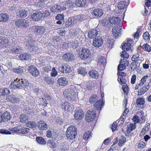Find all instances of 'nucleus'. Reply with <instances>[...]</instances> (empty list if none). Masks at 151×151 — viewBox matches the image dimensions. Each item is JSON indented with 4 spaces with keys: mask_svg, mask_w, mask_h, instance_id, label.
I'll return each instance as SVG.
<instances>
[{
    "mask_svg": "<svg viewBox=\"0 0 151 151\" xmlns=\"http://www.w3.org/2000/svg\"><path fill=\"white\" fill-rule=\"evenodd\" d=\"M9 93L10 91L8 89H0V96L7 95Z\"/></svg>",
    "mask_w": 151,
    "mask_h": 151,
    "instance_id": "ea45409f",
    "label": "nucleus"
},
{
    "mask_svg": "<svg viewBox=\"0 0 151 151\" xmlns=\"http://www.w3.org/2000/svg\"><path fill=\"white\" fill-rule=\"evenodd\" d=\"M39 129L41 130H46L47 129V125L46 123L43 121H40L37 124Z\"/></svg>",
    "mask_w": 151,
    "mask_h": 151,
    "instance_id": "4be33fe9",
    "label": "nucleus"
},
{
    "mask_svg": "<svg viewBox=\"0 0 151 151\" xmlns=\"http://www.w3.org/2000/svg\"><path fill=\"white\" fill-rule=\"evenodd\" d=\"M61 107L65 111H70L72 109V105L65 100L62 99L60 105Z\"/></svg>",
    "mask_w": 151,
    "mask_h": 151,
    "instance_id": "0eeeda50",
    "label": "nucleus"
},
{
    "mask_svg": "<svg viewBox=\"0 0 151 151\" xmlns=\"http://www.w3.org/2000/svg\"><path fill=\"white\" fill-rule=\"evenodd\" d=\"M19 58L21 60H27L31 58V56L28 54L24 53L21 54Z\"/></svg>",
    "mask_w": 151,
    "mask_h": 151,
    "instance_id": "473e14b6",
    "label": "nucleus"
},
{
    "mask_svg": "<svg viewBox=\"0 0 151 151\" xmlns=\"http://www.w3.org/2000/svg\"><path fill=\"white\" fill-rule=\"evenodd\" d=\"M84 115V113L82 109L79 108L77 109L75 111V118L77 120L81 119L83 117Z\"/></svg>",
    "mask_w": 151,
    "mask_h": 151,
    "instance_id": "dca6fc26",
    "label": "nucleus"
},
{
    "mask_svg": "<svg viewBox=\"0 0 151 151\" xmlns=\"http://www.w3.org/2000/svg\"><path fill=\"white\" fill-rule=\"evenodd\" d=\"M142 49L145 51L150 52L151 51L150 46L147 43L144 44L142 46Z\"/></svg>",
    "mask_w": 151,
    "mask_h": 151,
    "instance_id": "a18cd8bd",
    "label": "nucleus"
},
{
    "mask_svg": "<svg viewBox=\"0 0 151 151\" xmlns=\"http://www.w3.org/2000/svg\"><path fill=\"white\" fill-rule=\"evenodd\" d=\"M38 103L39 104L42 105H46L47 104L46 99L44 98H40L39 100Z\"/></svg>",
    "mask_w": 151,
    "mask_h": 151,
    "instance_id": "bf43d9fd",
    "label": "nucleus"
},
{
    "mask_svg": "<svg viewBox=\"0 0 151 151\" xmlns=\"http://www.w3.org/2000/svg\"><path fill=\"white\" fill-rule=\"evenodd\" d=\"M59 71L63 73H69L71 70L70 66L68 65H61L58 68Z\"/></svg>",
    "mask_w": 151,
    "mask_h": 151,
    "instance_id": "ddd939ff",
    "label": "nucleus"
},
{
    "mask_svg": "<svg viewBox=\"0 0 151 151\" xmlns=\"http://www.w3.org/2000/svg\"><path fill=\"white\" fill-rule=\"evenodd\" d=\"M36 63L40 66H43L45 65V60L41 59L37 60Z\"/></svg>",
    "mask_w": 151,
    "mask_h": 151,
    "instance_id": "0e129e2a",
    "label": "nucleus"
},
{
    "mask_svg": "<svg viewBox=\"0 0 151 151\" xmlns=\"http://www.w3.org/2000/svg\"><path fill=\"white\" fill-rule=\"evenodd\" d=\"M131 47V44L129 43L126 42L123 45H122V50L128 51L129 50Z\"/></svg>",
    "mask_w": 151,
    "mask_h": 151,
    "instance_id": "a19ab883",
    "label": "nucleus"
},
{
    "mask_svg": "<svg viewBox=\"0 0 151 151\" xmlns=\"http://www.w3.org/2000/svg\"><path fill=\"white\" fill-rule=\"evenodd\" d=\"M74 24L73 23V21L71 18H69L66 21L64 25L66 27H68L71 25H73Z\"/></svg>",
    "mask_w": 151,
    "mask_h": 151,
    "instance_id": "864d4df0",
    "label": "nucleus"
},
{
    "mask_svg": "<svg viewBox=\"0 0 151 151\" xmlns=\"http://www.w3.org/2000/svg\"><path fill=\"white\" fill-rule=\"evenodd\" d=\"M98 99V97L95 94H93L90 98L89 101L90 103H93Z\"/></svg>",
    "mask_w": 151,
    "mask_h": 151,
    "instance_id": "13d9d810",
    "label": "nucleus"
},
{
    "mask_svg": "<svg viewBox=\"0 0 151 151\" xmlns=\"http://www.w3.org/2000/svg\"><path fill=\"white\" fill-rule=\"evenodd\" d=\"M21 82V88H25L27 87L28 89H30V86H29V82L27 80L21 79L20 80Z\"/></svg>",
    "mask_w": 151,
    "mask_h": 151,
    "instance_id": "cd10ccee",
    "label": "nucleus"
},
{
    "mask_svg": "<svg viewBox=\"0 0 151 151\" xmlns=\"http://www.w3.org/2000/svg\"><path fill=\"white\" fill-rule=\"evenodd\" d=\"M17 16L21 18L25 17L27 14V11L24 9H22L17 12Z\"/></svg>",
    "mask_w": 151,
    "mask_h": 151,
    "instance_id": "b1692460",
    "label": "nucleus"
},
{
    "mask_svg": "<svg viewBox=\"0 0 151 151\" xmlns=\"http://www.w3.org/2000/svg\"><path fill=\"white\" fill-rule=\"evenodd\" d=\"M29 73L34 77H37L39 75V71L34 66L31 65L29 67Z\"/></svg>",
    "mask_w": 151,
    "mask_h": 151,
    "instance_id": "f3484780",
    "label": "nucleus"
},
{
    "mask_svg": "<svg viewBox=\"0 0 151 151\" xmlns=\"http://www.w3.org/2000/svg\"><path fill=\"white\" fill-rule=\"evenodd\" d=\"M89 75L93 78H97L99 76L98 72L95 70H91L89 73Z\"/></svg>",
    "mask_w": 151,
    "mask_h": 151,
    "instance_id": "7c9ffc66",
    "label": "nucleus"
},
{
    "mask_svg": "<svg viewBox=\"0 0 151 151\" xmlns=\"http://www.w3.org/2000/svg\"><path fill=\"white\" fill-rule=\"evenodd\" d=\"M7 99L11 102L16 103L19 101V99L14 95H11L7 97Z\"/></svg>",
    "mask_w": 151,
    "mask_h": 151,
    "instance_id": "c85d7f7f",
    "label": "nucleus"
},
{
    "mask_svg": "<svg viewBox=\"0 0 151 151\" xmlns=\"http://www.w3.org/2000/svg\"><path fill=\"white\" fill-rule=\"evenodd\" d=\"M86 3V0H76L75 4L78 7H82L84 6Z\"/></svg>",
    "mask_w": 151,
    "mask_h": 151,
    "instance_id": "c9c22d12",
    "label": "nucleus"
},
{
    "mask_svg": "<svg viewBox=\"0 0 151 151\" xmlns=\"http://www.w3.org/2000/svg\"><path fill=\"white\" fill-rule=\"evenodd\" d=\"M91 132L90 131H86L84 134L83 136V139L86 140L91 137Z\"/></svg>",
    "mask_w": 151,
    "mask_h": 151,
    "instance_id": "c03bdc74",
    "label": "nucleus"
},
{
    "mask_svg": "<svg viewBox=\"0 0 151 151\" xmlns=\"http://www.w3.org/2000/svg\"><path fill=\"white\" fill-rule=\"evenodd\" d=\"M122 31V25L118 24L113 29L112 34L115 37L117 38L121 35Z\"/></svg>",
    "mask_w": 151,
    "mask_h": 151,
    "instance_id": "f8f14e48",
    "label": "nucleus"
},
{
    "mask_svg": "<svg viewBox=\"0 0 151 151\" xmlns=\"http://www.w3.org/2000/svg\"><path fill=\"white\" fill-rule=\"evenodd\" d=\"M66 135L68 139L72 140L75 138L77 134V129L73 125H70L67 128Z\"/></svg>",
    "mask_w": 151,
    "mask_h": 151,
    "instance_id": "7ed1b4c3",
    "label": "nucleus"
},
{
    "mask_svg": "<svg viewBox=\"0 0 151 151\" xmlns=\"http://www.w3.org/2000/svg\"><path fill=\"white\" fill-rule=\"evenodd\" d=\"M109 23L115 24L116 25L119 24L120 19L119 17H113L109 19Z\"/></svg>",
    "mask_w": 151,
    "mask_h": 151,
    "instance_id": "a878e982",
    "label": "nucleus"
},
{
    "mask_svg": "<svg viewBox=\"0 0 151 151\" xmlns=\"http://www.w3.org/2000/svg\"><path fill=\"white\" fill-rule=\"evenodd\" d=\"M20 121L21 122H24L28 119L27 116L24 114L21 115L20 117Z\"/></svg>",
    "mask_w": 151,
    "mask_h": 151,
    "instance_id": "8fccbe9b",
    "label": "nucleus"
},
{
    "mask_svg": "<svg viewBox=\"0 0 151 151\" xmlns=\"http://www.w3.org/2000/svg\"><path fill=\"white\" fill-rule=\"evenodd\" d=\"M78 72L79 73L85 76L87 74V72L85 69L83 67H80L78 69Z\"/></svg>",
    "mask_w": 151,
    "mask_h": 151,
    "instance_id": "09e8293b",
    "label": "nucleus"
},
{
    "mask_svg": "<svg viewBox=\"0 0 151 151\" xmlns=\"http://www.w3.org/2000/svg\"><path fill=\"white\" fill-rule=\"evenodd\" d=\"M58 83L60 85L64 86L67 84L68 80L65 77H62L58 78Z\"/></svg>",
    "mask_w": 151,
    "mask_h": 151,
    "instance_id": "393cba45",
    "label": "nucleus"
},
{
    "mask_svg": "<svg viewBox=\"0 0 151 151\" xmlns=\"http://www.w3.org/2000/svg\"><path fill=\"white\" fill-rule=\"evenodd\" d=\"M63 59L66 61H71L75 59V56L73 54L70 52H67L63 55Z\"/></svg>",
    "mask_w": 151,
    "mask_h": 151,
    "instance_id": "2eb2a0df",
    "label": "nucleus"
},
{
    "mask_svg": "<svg viewBox=\"0 0 151 151\" xmlns=\"http://www.w3.org/2000/svg\"><path fill=\"white\" fill-rule=\"evenodd\" d=\"M66 9V7L64 6H62L59 4H55L52 6L50 8V11L53 13H58L61 12L63 10Z\"/></svg>",
    "mask_w": 151,
    "mask_h": 151,
    "instance_id": "9d476101",
    "label": "nucleus"
},
{
    "mask_svg": "<svg viewBox=\"0 0 151 151\" xmlns=\"http://www.w3.org/2000/svg\"><path fill=\"white\" fill-rule=\"evenodd\" d=\"M29 131V129L28 128L23 127L19 129V133L24 134L28 133Z\"/></svg>",
    "mask_w": 151,
    "mask_h": 151,
    "instance_id": "49530a36",
    "label": "nucleus"
},
{
    "mask_svg": "<svg viewBox=\"0 0 151 151\" xmlns=\"http://www.w3.org/2000/svg\"><path fill=\"white\" fill-rule=\"evenodd\" d=\"M150 88V86H149V84H148L147 85L143 86L138 91V95H141L144 94Z\"/></svg>",
    "mask_w": 151,
    "mask_h": 151,
    "instance_id": "bb28decb",
    "label": "nucleus"
},
{
    "mask_svg": "<svg viewBox=\"0 0 151 151\" xmlns=\"http://www.w3.org/2000/svg\"><path fill=\"white\" fill-rule=\"evenodd\" d=\"M96 111L94 110H88L86 114V119L88 122H90L96 117Z\"/></svg>",
    "mask_w": 151,
    "mask_h": 151,
    "instance_id": "1a4fd4ad",
    "label": "nucleus"
},
{
    "mask_svg": "<svg viewBox=\"0 0 151 151\" xmlns=\"http://www.w3.org/2000/svg\"><path fill=\"white\" fill-rule=\"evenodd\" d=\"M126 50H123L121 52V56L123 58V59H121L120 61L118 67V70L122 71L125 69L126 66H128L129 64V62L124 58L127 59L129 58V55L128 53L126 52Z\"/></svg>",
    "mask_w": 151,
    "mask_h": 151,
    "instance_id": "f257e3e1",
    "label": "nucleus"
},
{
    "mask_svg": "<svg viewBox=\"0 0 151 151\" xmlns=\"http://www.w3.org/2000/svg\"><path fill=\"white\" fill-rule=\"evenodd\" d=\"M104 101L101 99H100L96 102L95 103L94 105V109H98L100 111L101 110V106L104 105Z\"/></svg>",
    "mask_w": 151,
    "mask_h": 151,
    "instance_id": "5701e85b",
    "label": "nucleus"
},
{
    "mask_svg": "<svg viewBox=\"0 0 151 151\" xmlns=\"http://www.w3.org/2000/svg\"><path fill=\"white\" fill-rule=\"evenodd\" d=\"M1 119H0V122H6L9 121L11 117L10 113L7 112H4L2 114L1 116Z\"/></svg>",
    "mask_w": 151,
    "mask_h": 151,
    "instance_id": "4468645a",
    "label": "nucleus"
},
{
    "mask_svg": "<svg viewBox=\"0 0 151 151\" xmlns=\"http://www.w3.org/2000/svg\"><path fill=\"white\" fill-rule=\"evenodd\" d=\"M70 44L73 48L75 49L78 46L79 42L77 40H75L70 42Z\"/></svg>",
    "mask_w": 151,
    "mask_h": 151,
    "instance_id": "4d7b16f0",
    "label": "nucleus"
},
{
    "mask_svg": "<svg viewBox=\"0 0 151 151\" xmlns=\"http://www.w3.org/2000/svg\"><path fill=\"white\" fill-rule=\"evenodd\" d=\"M74 4V2L73 1L71 0H69L64 2L63 6L66 7V8H70L73 6Z\"/></svg>",
    "mask_w": 151,
    "mask_h": 151,
    "instance_id": "2f4dec72",
    "label": "nucleus"
},
{
    "mask_svg": "<svg viewBox=\"0 0 151 151\" xmlns=\"http://www.w3.org/2000/svg\"><path fill=\"white\" fill-rule=\"evenodd\" d=\"M42 17V14L41 12H36L33 14L31 17L33 20L38 21L43 18Z\"/></svg>",
    "mask_w": 151,
    "mask_h": 151,
    "instance_id": "aec40b11",
    "label": "nucleus"
},
{
    "mask_svg": "<svg viewBox=\"0 0 151 151\" xmlns=\"http://www.w3.org/2000/svg\"><path fill=\"white\" fill-rule=\"evenodd\" d=\"M76 88L74 87L72 89L66 90L63 92V94L69 100H74L77 95Z\"/></svg>",
    "mask_w": 151,
    "mask_h": 151,
    "instance_id": "f03ea898",
    "label": "nucleus"
},
{
    "mask_svg": "<svg viewBox=\"0 0 151 151\" xmlns=\"http://www.w3.org/2000/svg\"><path fill=\"white\" fill-rule=\"evenodd\" d=\"M32 31L36 35L41 37L45 32L44 27L42 26H35L32 27Z\"/></svg>",
    "mask_w": 151,
    "mask_h": 151,
    "instance_id": "423d86ee",
    "label": "nucleus"
},
{
    "mask_svg": "<svg viewBox=\"0 0 151 151\" xmlns=\"http://www.w3.org/2000/svg\"><path fill=\"white\" fill-rule=\"evenodd\" d=\"M103 44V40L101 36H97L94 38L92 42V45L96 47H99Z\"/></svg>",
    "mask_w": 151,
    "mask_h": 151,
    "instance_id": "6e6552de",
    "label": "nucleus"
},
{
    "mask_svg": "<svg viewBox=\"0 0 151 151\" xmlns=\"http://www.w3.org/2000/svg\"><path fill=\"white\" fill-rule=\"evenodd\" d=\"M107 41L106 43V45L109 49H111L112 46L114 45V40L111 38L107 39Z\"/></svg>",
    "mask_w": 151,
    "mask_h": 151,
    "instance_id": "4c0bfd02",
    "label": "nucleus"
},
{
    "mask_svg": "<svg viewBox=\"0 0 151 151\" xmlns=\"http://www.w3.org/2000/svg\"><path fill=\"white\" fill-rule=\"evenodd\" d=\"M21 82L19 79L17 78L16 80L11 82L10 85L11 88H21Z\"/></svg>",
    "mask_w": 151,
    "mask_h": 151,
    "instance_id": "a211bd4d",
    "label": "nucleus"
},
{
    "mask_svg": "<svg viewBox=\"0 0 151 151\" xmlns=\"http://www.w3.org/2000/svg\"><path fill=\"white\" fill-rule=\"evenodd\" d=\"M37 142L39 144L45 145L46 144V140L42 137H38L36 138Z\"/></svg>",
    "mask_w": 151,
    "mask_h": 151,
    "instance_id": "e433bc0d",
    "label": "nucleus"
},
{
    "mask_svg": "<svg viewBox=\"0 0 151 151\" xmlns=\"http://www.w3.org/2000/svg\"><path fill=\"white\" fill-rule=\"evenodd\" d=\"M145 100L142 98H137V99L136 103L137 105L141 106L145 104Z\"/></svg>",
    "mask_w": 151,
    "mask_h": 151,
    "instance_id": "5fc2aeb1",
    "label": "nucleus"
},
{
    "mask_svg": "<svg viewBox=\"0 0 151 151\" xmlns=\"http://www.w3.org/2000/svg\"><path fill=\"white\" fill-rule=\"evenodd\" d=\"M148 77L149 76L147 75L143 76L139 82L140 83L139 85L142 86L144 85Z\"/></svg>",
    "mask_w": 151,
    "mask_h": 151,
    "instance_id": "603ef678",
    "label": "nucleus"
},
{
    "mask_svg": "<svg viewBox=\"0 0 151 151\" xmlns=\"http://www.w3.org/2000/svg\"><path fill=\"white\" fill-rule=\"evenodd\" d=\"M24 42L26 44L27 48L30 51H35L37 48L35 46V41L32 39L31 36H28L26 37Z\"/></svg>",
    "mask_w": 151,
    "mask_h": 151,
    "instance_id": "20e7f679",
    "label": "nucleus"
},
{
    "mask_svg": "<svg viewBox=\"0 0 151 151\" xmlns=\"http://www.w3.org/2000/svg\"><path fill=\"white\" fill-rule=\"evenodd\" d=\"M77 52L78 57L83 60L87 59L91 55V51L87 48H82L81 49H77Z\"/></svg>",
    "mask_w": 151,
    "mask_h": 151,
    "instance_id": "39448f33",
    "label": "nucleus"
},
{
    "mask_svg": "<svg viewBox=\"0 0 151 151\" xmlns=\"http://www.w3.org/2000/svg\"><path fill=\"white\" fill-rule=\"evenodd\" d=\"M126 2L124 1H122L119 2L118 5L117 7L120 10H124L125 6V4Z\"/></svg>",
    "mask_w": 151,
    "mask_h": 151,
    "instance_id": "58836bf2",
    "label": "nucleus"
},
{
    "mask_svg": "<svg viewBox=\"0 0 151 151\" xmlns=\"http://www.w3.org/2000/svg\"><path fill=\"white\" fill-rule=\"evenodd\" d=\"M72 19L73 23L74 24H76L80 22H81L79 18H80V15H78L74 17H71Z\"/></svg>",
    "mask_w": 151,
    "mask_h": 151,
    "instance_id": "de8ad7c7",
    "label": "nucleus"
},
{
    "mask_svg": "<svg viewBox=\"0 0 151 151\" xmlns=\"http://www.w3.org/2000/svg\"><path fill=\"white\" fill-rule=\"evenodd\" d=\"M58 75V72L56 71L55 68H52V71L51 73V75L52 77H55Z\"/></svg>",
    "mask_w": 151,
    "mask_h": 151,
    "instance_id": "774afa93",
    "label": "nucleus"
},
{
    "mask_svg": "<svg viewBox=\"0 0 151 151\" xmlns=\"http://www.w3.org/2000/svg\"><path fill=\"white\" fill-rule=\"evenodd\" d=\"M47 145L50 147L55 148L56 147V145L53 141H49L47 143Z\"/></svg>",
    "mask_w": 151,
    "mask_h": 151,
    "instance_id": "69168bd1",
    "label": "nucleus"
},
{
    "mask_svg": "<svg viewBox=\"0 0 151 151\" xmlns=\"http://www.w3.org/2000/svg\"><path fill=\"white\" fill-rule=\"evenodd\" d=\"M23 50L22 48L21 47L17 46L13 47L11 49V52L13 53L19 54Z\"/></svg>",
    "mask_w": 151,
    "mask_h": 151,
    "instance_id": "c756f323",
    "label": "nucleus"
},
{
    "mask_svg": "<svg viewBox=\"0 0 151 151\" xmlns=\"http://www.w3.org/2000/svg\"><path fill=\"white\" fill-rule=\"evenodd\" d=\"M9 19V17L6 14H0V21L1 22H6Z\"/></svg>",
    "mask_w": 151,
    "mask_h": 151,
    "instance_id": "72a5a7b5",
    "label": "nucleus"
},
{
    "mask_svg": "<svg viewBox=\"0 0 151 151\" xmlns=\"http://www.w3.org/2000/svg\"><path fill=\"white\" fill-rule=\"evenodd\" d=\"M11 40L0 36V49L8 47L11 45Z\"/></svg>",
    "mask_w": 151,
    "mask_h": 151,
    "instance_id": "9b49d317",
    "label": "nucleus"
},
{
    "mask_svg": "<svg viewBox=\"0 0 151 151\" xmlns=\"http://www.w3.org/2000/svg\"><path fill=\"white\" fill-rule=\"evenodd\" d=\"M126 141V138L123 136H121L119 139V142L118 145L120 146H122Z\"/></svg>",
    "mask_w": 151,
    "mask_h": 151,
    "instance_id": "37998d69",
    "label": "nucleus"
},
{
    "mask_svg": "<svg viewBox=\"0 0 151 151\" xmlns=\"http://www.w3.org/2000/svg\"><path fill=\"white\" fill-rule=\"evenodd\" d=\"M92 14L97 18L101 17L103 14V11L100 9H94L91 12Z\"/></svg>",
    "mask_w": 151,
    "mask_h": 151,
    "instance_id": "412c9836",
    "label": "nucleus"
},
{
    "mask_svg": "<svg viewBox=\"0 0 151 151\" xmlns=\"http://www.w3.org/2000/svg\"><path fill=\"white\" fill-rule=\"evenodd\" d=\"M98 63L100 65H102L104 67L106 64V60L105 58L103 56H101L98 59Z\"/></svg>",
    "mask_w": 151,
    "mask_h": 151,
    "instance_id": "f704fd0d",
    "label": "nucleus"
},
{
    "mask_svg": "<svg viewBox=\"0 0 151 151\" xmlns=\"http://www.w3.org/2000/svg\"><path fill=\"white\" fill-rule=\"evenodd\" d=\"M101 23L103 26H108L109 24V19H103L101 21Z\"/></svg>",
    "mask_w": 151,
    "mask_h": 151,
    "instance_id": "052dcab7",
    "label": "nucleus"
},
{
    "mask_svg": "<svg viewBox=\"0 0 151 151\" xmlns=\"http://www.w3.org/2000/svg\"><path fill=\"white\" fill-rule=\"evenodd\" d=\"M0 133L4 134H12L10 132L4 129H0Z\"/></svg>",
    "mask_w": 151,
    "mask_h": 151,
    "instance_id": "338daca9",
    "label": "nucleus"
},
{
    "mask_svg": "<svg viewBox=\"0 0 151 151\" xmlns=\"http://www.w3.org/2000/svg\"><path fill=\"white\" fill-rule=\"evenodd\" d=\"M136 124H135L132 123L130 124L128 126L127 132L132 131L134 130L136 128Z\"/></svg>",
    "mask_w": 151,
    "mask_h": 151,
    "instance_id": "3c124183",
    "label": "nucleus"
},
{
    "mask_svg": "<svg viewBox=\"0 0 151 151\" xmlns=\"http://www.w3.org/2000/svg\"><path fill=\"white\" fill-rule=\"evenodd\" d=\"M36 125V123L33 121H29L26 124L27 127L32 128H35Z\"/></svg>",
    "mask_w": 151,
    "mask_h": 151,
    "instance_id": "79ce46f5",
    "label": "nucleus"
},
{
    "mask_svg": "<svg viewBox=\"0 0 151 151\" xmlns=\"http://www.w3.org/2000/svg\"><path fill=\"white\" fill-rule=\"evenodd\" d=\"M15 24L18 27H22V20L19 19L15 21Z\"/></svg>",
    "mask_w": 151,
    "mask_h": 151,
    "instance_id": "680f3d73",
    "label": "nucleus"
},
{
    "mask_svg": "<svg viewBox=\"0 0 151 151\" xmlns=\"http://www.w3.org/2000/svg\"><path fill=\"white\" fill-rule=\"evenodd\" d=\"M22 27H27L29 26V22L28 19L22 20Z\"/></svg>",
    "mask_w": 151,
    "mask_h": 151,
    "instance_id": "e2e57ef3",
    "label": "nucleus"
},
{
    "mask_svg": "<svg viewBox=\"0 0 151 151\" xmlns=\"http://www.w3.org/2000/svg\"><path fill=\"white\" fill-rule=\"evenodd\" d=\"M143 37L146 42H149L150 40V35L148 32H145L143 35Z\"/></svg>",
    "mask_w": 151,
    "mask_h": 151,
    "instance_id": "6e6d98bb",
    "label": "nucleus"
},
{
    "mask_svg": "<svg viewBox=\"0 0 151 151\" xmlns=\"http://www.w3.org/2000/svg\"><path fill=\"white\" fill-rule=\"evenodd\" d=\"M100 32L97 30L96 29H93L90 31L88 33V36L89 38L92 39L95 38L97 36H99V35L100 34Z\"/></svg>",
    "mask_w": 151,
    "mask_h": 151,
    "instance_id": "6ab92c4d",
    "label": "nucleus"
}]
</instances>
